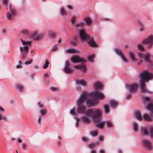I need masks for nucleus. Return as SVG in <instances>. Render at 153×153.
Returning a JSON list of instances; mask_svg holds the SVG:
<instances>
[{
    "mask_svg": "<svg viewBox=\"0 0 153 153\" xmlns=\"http://www.w3.org/2000/svg\"><path fill=\"white\" fill-rule=\"evenodd\" d=\"M86 115L88 116L91 115V117L95 123L96 127L101 129L103 128L105 123L104 121L101 122L102 112L100 109H90L86 111Z\"/></svg>",
    "mask_w": 153,
    "mask_h": 153,
    "instance_id": "2",
    "label": "nucleus"
},
{
    "mask_svg": "<svg viewBox=\"0 0 153 153\" xmlns=\"http://www.w3.org/2000/svg\"><path fill=\"white\" fill-rule=\"evenodd\" d=\"M131 94H128V95H127L126 96V99L127 100H129V99H130L131 98Z\"/></svg>",
    "mask_w": 153,
    "mask_h": 153,
    "instance_id": "55",
    "label": "nucleus"
},
{
    "mask_svg": "<svg viewBox=\"0 0 153 153\" xmlns=\"http://www.w3.org/2000/svg\"><path fill=\"white\" fill-rule=\"evenodd\" d=\"M44 36L43 33H38L37 31H35L31 35V37L34 40L38 41L41 40Z\"/></svg>",
    "mask_w": 153,
    "mask_h": 153,
    "instance_id": "7",
    "label": "nucleus"
},
{
    "mask_svg": "<svg viewBox=\"0 0 153 153\" xmlns=\"http://www.w3.org/2000/svg\"><path fill=\"white\" fill-rule=\"evenodd\" d=\"M142 143L143 146L148 150L151 151L153 147L150 140H143V141Z\"/></svg>",
    "mask_w": 153,
    "mask_h": 153,
    "instance_id": "9",
    "label": "nucleus"
},
{
    "mask_svg": "<svg viewBox=\"0 0 153 153\" xmlns=\"http://www.w3.org/2000/svg\"><path fill=\"white\" fill-rule=\"evenodd\" d=\"M18 142L19 143H21L22 141V140L21 138H19L18 139Z\"/></svg>",
    "mask_w": 153,
    "mask_h": 153,
    "instance_id": "63",
    "label": "nucleus"
},
{
    "mask_svg": "<svg viewBox=\"0 0 153 153\" xmlns=\"http://www.w3.org/2000/svg\"><path fill=\"white\" fill-rule=\"evenodd\" d=\"M140 131L142 132L143 134L145 135H148V130L145 127L140 129Z\"/></svg>",
    "mask_w": 153,
    "mask_h": 153,
    "instance_id": "33",
    "label": "nucleus"
},
{
    "mask_svg": "<svg viewBox=\"0 0 153 153\" xmlns=\"http://www.w3.org/2000/svg\"><path fill=\"white\" fill-rule=\"evenodd\" d=\"M140 80V88L141 92L143 93H149V91L147 89L145 82H148L153 77H141Z\"/></svg>",
    "mask_w": 153,
    "mask_h": 153,
    "instance_id": "4",
    "label": "nucleus"
},
{
    "mask_svg": "<svg viewBox=\"0 0 153 153\" xmlns=\"http://www.w3.org/2000/svg\"><path fill=\"white\" fill-rule=\"evenodd\" d=\"M84 21L85 22V24L88 26H90L92 22V19L88 17H87L85 19Z\"/></svg>",
    "mask_w": 153,
    "mask_h": 153,
    "instance_id": "22",
    "label": "nucleus"
},
{
    "mask_svg": "<svg viewBox=\"0 0 153 153\" xmlns=\"http://www.w3.org/2000/svg\"><path fill=\"white\" fill-rule=\"evenodd\" d=\"M143 118L144 120L148 121H151L152 120L151 118L149 115L146 114H143Z\"/></svg>",
    "mask_w": 153,
    "mask_h": 153,
    "instance_id": "23",
    "label": "nucleus"
},
{
    "mask_svg": "<svg viewBox=\"0 0 153 153\" xmlns=\"http://www.w3.org/2000/svg\"><path fill=\"white\" fill-rule=\"evenodd\" d=\"M99 153H104V151L102 149H101L99 150Z\"/></svg>",
    "mask_w": 153,
    "mask_h": 153,
    "instance_id": "61",
    "label": "nucleus"
},
{
    "mask_svg": "<svg viewBox=\"0 0 153 153\" xmlns=\"http://www.w3.org/2000/svg\"><path fill=\"white\" fill-rule=\"evenodd\" d=\"M41 119L40 116L39 117V119L38 120V122L39 125H40L41 123Z\"/></svg>",
    "mask_w": 153,
    "mask_h": 153,
    "instance_id": "59",
    "label": "nucleus"
},
{
    "mask_svg": "<svg viewBox=\"0 0 153 153\" xmlns=\"http://www.w3.org/2000/svg\"><path fill=\"white\" fill-rule=\"evenodd\" d=\"M103 137L102 136H100L99 137V140L100 141H101L103 139Z\"/></svg>",
    "mask_w": 153,
    "mask_h": 153,
    "instance_id": "62",
    "label": "nucleus"
},
{
    "mask_svg": "<svg viewBox=\"0 0 153 153\" xmlns=\"http://www.w3.org/2000/svg\"><path fill=\"white\" fill-rule=\"evenodd\" d=\"M67 7L69 9L72 10L73 9V7L70 5H68L67 6Z\"/></svg>",
    "mask_w": 153,
    "mask_h": 153,
    "instance_id": "58",
    "label": "nucleus"
},
{
    "mask_svg": "<svg viewBox=\"0 0 153 153\" xmlns=\"http://www.w3.org/2000/svg\"><path fill=\"white\" fill-rule=\"evenodd\" d=\"M0 111L4 112V109L1 107L0 106Z\"/></svg>",
    "mask_w": 153,
    "mask_h": 153,
    "instance_id": "64",
    "label": "nucleus"
},
{
    "mask_svg": "<svg viewBox=\"0 0 153 153\" xmlns=\"http://www.w3.org/2000/svg\"><path fill=\"white\" fill-rule=\"evenodd\" d=\"M82 140L84 142H87L89 140V139L88 138L86 137H82Z\"/></svg>",
    "mask_w": 153,
    "mask_h": 153,
    "instance_id": "48",
    "label": "nucleus"
},
{
    "mask_svg": "<svg viewBox=\"0 0 153 153\" xmlns=\"http://www.w3.org/2000/svg\"><path fill=\"white\" fill-rule=\"evenodd\" d=\"M71 61L73 63H78L80 62L83 63L85 62L82 58H80L78 56H74L72 57L71 59Z\"/></svg>",
    "mask_w": 153,
    "mask_h": 153,
    "instance_id": "11",
    "label": "nucleus"
},
{
    "mask_svg": "<svg viewBox=\"0 0 153 153\" xmlns=\"http://www.w3.org/2000/svg\"><path fill=\"white\" fill-rule=\"evenodd\" d=\"M109 104L111 107L114 108L118 105V102L115 100H111L110 101Z\"/></svg>",
    "mask_w": 153,
    "mask_h": 153,
    "instance_id": "21",
    "label": "nucleus"
},
{
    "mask_svg": "<svg viewBox=\"0 0 153 153\" xmlns=\"http://www.w3.org/2000/svg\"><path fill=\"white\" fill-rule=\"evenodd\" d=\"M76 19V18L75 17H73L72 18L71 20V22L72 23L74 24L75 22Z\"/></svg>",
    "mask_w": 153,
    "mask_h": 153,
    "instance_id": "56",
    "label": "nucleus"
},
{
    "mask_svg": "<svg viewBox=\"0 0 153 153\" xmlns=\"http://www.w3.org/2000/svg\"><path fill=\"white\" fill-rule=\"evenodd\" d=\"M70 44L72 46H76V41L74 40L72 42H70Z\"/></svg>",
    "mask_w": 153,
    "mask_h": 153,
    "instance_id": "49",
    "label": "nucleus"
},
{
    "mask_svg": "<svg viewBox=\"0 0 153 153\" xmlns=\"http://www.w3.org/2000/svg\"><path fill=\"white\" fill-rule=\"evenodd\" d=\"M58 49V48L56 46H54L52 48V51H55Z\"/></svg>",
    "mask_w": 153,
    "mask_h": 153,
    "instance_id": "54",
    "label": "nucleus"
},
{
    "mask_svg": "<svg viewBox=\"0 0 153 153\" xmlns=\"http://www.w3.org/2000/svg\"><path fill=\"white\" fill-rule=\"evenodd\" d=\"M70 63L68 61H66L65 65L64 70L65 72L68 73H71L73 71V70L70 67Z\"/></svg>",
    "mask_w": 153,
    "mask_h": 153,
    "instance_id": "12",
    "label": "nucleus"
},
{
    "mask_svg": "<svg viewBox=\"0 0 153 153\" xmlns=\"http://www.w3.org/2000/svg\"><path fill=\"white\" fill-rule=\"evenodd\" d=\"M88 95V94L86 93H82L80 95L77 99L76 102V105L77 107L76 112L75 111V108L71 109L69 112L71 114L75 115L76 114L85 113L86 114V109L84 105V102L86 100V97Z\"/></svg>",
    "mask_w": 153,
    "mask_h": 153,
    "instance_id": "1",
    "label": "nucleus"
},
{
    "mask_svg": "<svg viewBox=\"0 0 153 153\" xmlns=\"http://www.w3.org/2000/svg\"><path fill=\"white\" fill-rule=\"evenodd\" d=\"M75 82L78 85H81L83 86H85L87 85L86 83L83 80H76Z\"/></svg>",
    "mask_w": 153,
    "mask_h": 153,
    "instance_id": "18",
    "label": "nucleus"
},
{
    "mask_svg": "<svg viewBox=\"0 0 153 153\" xmlns=\"http://www.w3.org/2000/svg\"><path fill=\"white\" fill-rule=\"evenodd\" d=\"M138 24L140 27L139 29L140 31L141 32H142L144 30H145V26L143 25L142 22H139Z\"/></svg>",
    "mask_w": 153,
    "mask_h": 153,
    "instance_id": "29",
    "label": "nucleus"
},
{
    "mask_svg": "<svg viewBox=\"0 0 153 153\" xmlns=\"http://www.w3.org/2000/svg\"><path fill=\"white\" fill-rule=\"evenodd\" d=\"M74 67L76 68L79 69L83 72H85V71L86 66L84 65H76Z\"/></svg>",
    "mask_w": 153,
    "mask_h": 153,
    "instance_id": "19",
    "label": "nucleus"
},
{
    "mask_svg": "<svg viewBox=\"0 0 153 153\" xmlns=\"http://www.w3.org/2000/svg\"><path fill=\"white\" fill-rule=\"evenodd\" d=\"M28 46H25L23 47H20V50L22 56V59L26 57L28 52L29 48Z\"/></svg>",
    "mask_w": 153,
    "mask_h": 153,
    "instance_id": "8",
    "label": "nucleus"
},
{
    "mask_svg": "<svg viewBox=\"0 0 153 153\" xmlns=\"http://www.w3.org/2000/svg\"><path fill=\"white\" fill-rule=\"evenodd\" d=\"M47 110L45 109H44L40 111V112L41 113V115L42 116H44L47 113Z\"/></svg>",
    "mask_w": 153,
    "mask_h": 153,
    "instance_id": "42",
    "label": "nucleus"
},
{
    "mask_svg": "<svg viewBox=\"0 0 153 153\" xmlns=\"http://www.w3.org/2000/svg\"><path fill=\"white\" fill-rule=\"evenodd\" d=\"M135 115L138 120H142V117L139 111H136L135 113Z\"/></svg>",
    "mask_w": 153,
    "mask_h": 153,
    "instance_id": "25",
    "label": "nucleus"
},
{
    "mask_svg": "<svg viewBox=\"0 0 153 153\" xmlns=\"http://www.w3.org/2000/svg\"><path fill=\"white\" fill-rule=\"evenodd\" d=\"M122 60L124 61L125 62H127V59L126 57L125 56L124 54L122 56H121L120 57Z\"/></svg>",
    "mask_w": 153,
    "mask_h": 153,
    "instance_id": "46",
    "label": "nucleus"
},
{
    "mask_svg": "<svg viewBox=\"0 0 153 153\" xmlns=\"http://www.w3.org/2000/svg\"><path fill=\"white\" fill-rule=\"evenodd\" d=\"M12 15L11 14L9 13H7V17L9 20L12 21L13 19V17Z\"/></svg>",
    "mask_w": 153,
    "mask_h": 153,
    "instance_id": "35",
    "label": "nucleus"
},
{
    "mask_svg": "<svg viewBox=\"0 0 153 153\" xmlns=\"http://www.w3.org/2000/svg\"><path fill=\"white\" fill-rule=\"evenodd\" d=\"M83 93L88 94L86 98V100L87 99L86 102L90 106H93L97 104L98 102V99L103 100L105 98L104 94L102 92L98 91L91 93L85 92Z\"/></svg>",
    "mask_w": 153,
    "mask_h": 153,
    "instance_id": "3",
    "label": "nucleus"
},
{
    "mask_svg": "<svg viewBox=\"0 0 153 153\" xmlns=\"http://www.w3.org/2000/svg\"><path fill=\"white\" fill-rule=\"evenodd\" d=\"M105 122L106 123L107 126L109 128H111L112 127V125L110 120H107Z\"/></svg>",
    "mask_w": 153,
    "mask_h": 153,
    "instance_id": "38",
    "label": "nucleus"
},
{
    "mask_svg": "<svg viewBox=\"0 0 153 153\" xmlns=\"http://www.w3.org/2000/svg\"><path fill=\"white\" fill-rule=\"evenodd\" d=\"M104 109L105 112L106 114H108L109 112V108L108 105L107 104L104 105Z\"/></svg>",
    "mask_w": 153,
    "mask_h": 153,
    "instance_id": "34",
    "label": "nucleus"
},
{
    "mask_svg": "<svg viewBox=\"0 0 153 153\" xmlns=\"http://www.w3.org/2000/svg\"><path fill=\"white\" fill-rule=\"evenodd\" d=\"M21 33L25 36H28L30 34L29 30L26 28L23 29L21 31Z\"/></svg>",
    "mask_w": 153,
    "mask_h": 153,
    "instance_id": "24",
    "label": "nucleus"
},
{
    "mask_svg": "<svg viewBox=\"0 0 153 153\" xmlns=\"http://www.w3.org/2000/svg\"><path fill=\"white\" fill-rule=\"evenodd\" d=\"M91 134L92 137H95L97 135L98 133L97 132L95 131H92L91 133Z\"/></svg>",
    "mask_w": 153,
    "mask_h": 153,
    "instance_id": "45",
    "label": "nucleus"
},
{
    "mask_svg": "<svg viewBox=\"0 0 153 153\" xmlns=\"http://www.w3.org/2000/svg\"><path fill=\"white\" fill-rule=\"evenodd\" d=\"M49 64V62L47 59H46L45 60V63L43 66V68L44 69H45L47 68Z\"/></svg>",
    "mask_w": 153,
    "mask_h": 153,
    "instance_id": "41",
    "label": "nucleus"
},
{
    "mask_svg": "<svg viewBox=\"0 0 153 153\" xmlns=\"http://www.w3.org/2000/svg\"><path fill=\"white\" fill-rule=\"evenodd\" d=\"M142 43L143 44H153V37L150 36L148 38L144 39L142 41Z\"/></svg>",
    "mask_w": 153,
    "mask_h": 153,
    "instance_id": "17",
    "label": "nucleus"
},
{
    "mask_svg": "<svg viewBox=\"0 0 153 153\" xmlns=\"http://www.w3.org/2000/svg\"><path fill=\"white\" fill-rule=\"evenodd\" d=\"M81 122L86 124H89L91 121L89 118L87 116H84L82 117L80 120Z\"/></svg>",
    "mask_w": 153,
    "mask_h": 153,
    "instance_id": "15",
    "label": "nucleus"
},
{
    "mask_svg": "<svg viewBox=\"0 0 153 153\" xmlns=\"http://www.w3.org/2000/svg\"><path fill=\"white\" fill-rule=\"evenodd\" d=\"M3 120L4 121H7V118L6 116H3L0 112V120Z\"/></svg>",
    "mask_w": 153,
    "mask_h": 153,
    "instance_id": "39",
    "label": "nucleus"
},
{
    "mask_svg": "<svg viewBox=\"0 0 153 153\" xmlns=\"http://www.w3.org/2000/svg\"><path fill=\"white\" fill-rule=\"evenodd\" d=\"M89 147H94V146L96 145V144H95L93 143H91V144H89Z\"/></svg>",
    "mask_w": 153,
    "mask_h": 153,
    "instance_id": "57",
    "label": "nucleus"
},
{
    "mask_svg": "<svg viewBox=\"0 0 153 153\" xmlns=\"http://www.w3.org/2000/svg\"><path fill=\"white\" fill-rule=\"evenodd\" d=\"M150 132L149 134L150 136L152 137H153V127L151 126L150 128Z\"/></svg>",
    "mask_w": 153,
    "mask_h": 153,
    "instance_id": "47",
    "label": "nucleus"
},
{
    "mask_svg": "<svg viewBox=\"0 0 153 153\" xmlns=\"http://www.w3.org/2000/svg\"><path fill=\"white\" fill-rule=\"evenodd\" d=\"M144 100L148 103L146 107V109L153 113V100L150 99L149 97L148 96L145 97Z\"/></svg>",
    "mask_w": 153,
    "mask_h": 153,
    "instance_id": "6",
    "label": "nucleus"
},
{
    "mask_svg": "<svg viewBox=\"0 0 153 153\" xmlns=\"http://www.w3.org/2000/svg\"><path fill=\"white\" fill-rule=\"evenodd\" d=\"M50 89L53 91H58V90L57 88L55 87H52L50 88Z\"/></svg>",
    "mask_w": 153,
    "mask_h": 153,
    "instance_id": "51",
    "label": "nucleus"
},
{
    "mask_svg": "<svg viewBox=\"0 0 153 153\" xmlns=\"http://www.w3.org/2000/svg\"><path fill=\"white\" fill-rule=\"evenodd\" d=\"M139 76H153V75L148 70H146L140 73Z\"/></svg>",
    "mask_w": 153,
    "mask_h": 153,
    "instance_id": "13",
    "label": "nucleus"
},
{
    "mask_svg": "<svg viewBox=\"0 0 153 153\" xmlns=\"http://www.w3.org/2000/svg\"><path fill=\"white\" fill-rule=\"evenodd\" d=\"M94 58V55H89L88 56V60L89 62H92V59Z\"/></svg>",
    "mask_w": 153,
    "mask_h": 153,
    "instance_id": "43",
    "label": "nucleus"
},
{
    "mask_svg": "<svg viewBox=\"0 0 153 153\" xmlns=\"http://www.w3.org/2000/svg\"><path fill=\"white\" fill-rule=\"evenodd\" d=\"M137 48L140 51H143L144 50L143 47L140 44H138L137 45Z\"/></svg>",
    "mask_w": 153,
    "mask_h": 153,
    "instance_id": "40",
    "label": "nucleus"
},
{
    "mask_svg": "<svg viewBox=\"0 0 153 153\" xmlns=\"http://www.w3.org/2000/svg\"><path fill=\"white\" fill-rule=\"evenodd\" d=\"M67 51H68V53H75L76 50L74 48H71L67 49Z\"/></svg>",
    "mask_w": 153,
    "mask_h": 153,
    "instance_id": "44",
    "label": "nucleus"
},
{
    "mask_svg": "<svg viewBox=\"0 0 153 153\" xmlns=\"http://www.w3.org/2000/svg\"><path fill=\"white\" fill-rule=\"evenodd\" d=\"M49 38L54 39L56 37V33L53 30H50L48 33Z\"/></svg>",
    "mask_w": 153,
    "mask_h": 153,
    "instance_id": "16",
    "label": "nucleus"
},
{
    "mask_svg": "<svg viewBox=\"0 0 153 153\" xmlns=\"http://www.w3.org/2000/svg\"><path fill=\"white\" fill-rule=\"evenodd\" d=\"M138 56L140 58H143L145 60L146 62L151 63L152 61L149 60V55L148 54H143L140 53H137Z\"/></svg>",
    "mask_w": 153,
    "mask_h": 153,
    "instance_id": "10",
    "label": "nucleus"
},
{
    "mask_svg": "<svg viewBox=\"0 0 153 153\" xmlns=\"http://www.w3.org/2000/svg\"><path fill=\"white\" fill-rule=\"evenodd\" d=\"M114 51L115 53L120 57L121 56L123 55L124 54L122 51L120 49L118 48H116L114 49Z\"/></svg>",
    "mask_w": 153,
    "mask_h": 153,
    "instance_id": "20",
    "label": "nucleus"
},
{
    "mask_svg": "<svg viewBox=\"0 0 153 153\" xmlns=\"http://www.w3.org/2000/svg\"><path fill=\"white\" fill-rule=\"evenodd\" d=\"M19 64L16 66V68H22L21 63L20 61H19Z\"/></svg>",
    "mask_w": 153,
    "mask_h": 153,
    "instance_id": "52",
    "label": "nucleus"
},
{
    "mask_svg": "<svg viewBox=\"0 0 153 153\" xmlns=\"http://www.w3.org/2000/svg\"><path fill=\"white\" fill-rule=\"evenodd\" d=\"M21 40L22 42V44L25 46H28L29 48L31 46V42L30 41H27L25 42L24 40H23L22 39H21Z\"/></svg>",
    "mask_w": 153,
    "mask_h": 153,
    "instance_id": "26",
    "label": "nucleus"
},
{
    "mask_svg": "<svg viewBox=\"0 0 153 153\" xmlns=\"http://www.w3.org/2000/svg\"><path fill=\"white\" fill-rule=\"evenodd\" d=\"M37 104L38 105L39 108H42L43 107V104L42 103H41L39 102L37 103Z\"/></svg>",
    "mask_w": 153,
    "mask_h": 153,
    "instance_id": "53",
    "label": "nucleus"
},
{
    "mask_svg": "<svg viewBox=\"0 0 153 153\" xmlns=\"http://www.w3.org/2000/svg\"><path fill=\"white\" fill-rule=\"evenodd\" d=\"M128 54L130 57L132 61H135L136 60V59L134 57V54L133 52L130 51L129 52Z\"/></svg>",
    "mask_w": 153,
    "mask_h": 153,
    "instance_id": "30",
    "label": "nucleus"
},
{
    "mask_svg": "<svg viewBox=\"0 0 153 153\" xmlns=\"http://www.w3.org/2000/svg\"><path fill=\"white\" fill-rule=\"evenodd\" d=\"M89 45L92 47H96L97 45L96 42H95L93 39H90L89 41H88Z\"/></svg>",
    "mask_w": 153,
    "mask_h": 153,
    "instance_id": "27",
    "label": "nucleus"
},
{
    "mask_svg": "<svg viewBox=\"0 0 153 153\" xmlns=\"http://www.w3.org/2000/svg\"><path fill=\"white\" fill-rule=\"evenodd\" d=\"M60 14L62 16H64L67 13L65 9L62 7H61L60 10Z\"/></svg>",
    "mask_w": 153,
    "mask_h": 153,
    "instance_id": "31",
    "label": "nucleus"
},
{
    "mask_svg": "<svg viewBox=\"0 0 153 153\" xmlns=\"http://www.w3.org/2000/svg\"><path fill=\"white\" fill-rule=\"evenodd\" d=\"M16 88L19 91L21 92L23 90V86L22 85H20L19 84H17L16 85Z\"/></svg>",
    "mask_w": 153,
    "mask_h": 153,
    "instance_id": "37",
    "label": "nucleus"
},
{
    "mask_svg": "<svg viewBox=\"0 0 153 153\" xmlns=\"http://www.w3.org/2000/svg\"><path fill=\"white\" fill-rule=\"evenodd\" d=\"M84 23L83 22H81L79 23L76 24L75 25V26L76 27V30L79 29L80 27L84 26Z\"/></svg>",
    "mask_w": 153,
    "mask_h": 153,
    "instance_id": "32",
    "label": "nucleus"
},
{
    "mask_svg": "<svg viewBox=\"0 0 153 153\" xmlns=\"http://www.w3.org/2000/svg\"><path fill=\"white\" fill-rule=\"evenodd\" d=\"M10 8L11 10V13L12 14L13 16H14L16 14V11L15 10L13 9H12L11 8V6L10 5Z\"/></svg>",
    "mask_w": 153,
    "mask_h": 153,
    "instance_id": "50",
    "label": "nucleus"
},
{
    "mask_svg": "<svg viewBox=\"0 0 153 153\" xmlns=\"http://www.w3.org/2000/svg\"><path fill=\"white\" fill-rule=\"evenodd\" d=\"M94 87L96 89H101L102 88V84L100 82H97L94 83Z\"/></svg>",
    "mask_w": 153,
    "mask_h": 153,
    "instance_id": "28",
    "label": "nucleus"
},
{
    "mask_svg": "<svg viewBox=\"0 0 153 153\" xmlns=\"http://www.w3.org/2000/svg\"><path fill=\"white\" fill-rule=\"evenodd\" d=\"M79 36L81 41L87 40L90 38V36L83 29H81L79 31Z\"/></svg>",
    "mask_w": 153,
    "mask_h": 153,
    "instance_id": "5",
    "label": "nucleus"
},
{
    "mask_svg": "<svg viewBox=\"0 0 153 153\" xmlns=\"http://www.w3.org/2000/svg\"><path fill=\"white\" fill-rule=\"evenodd\" d=\"M127 87L129 88V91L132 92L136 91L137 89V84H132L129 86H127Z\"/></svg>",
    "mask_w": 153,
    "mask_h": 153,
    "instance_id": "14",
    "label": "nucleus"
},
{
    "mask_svg": "<svg viewBox=\"0 0 153 153\" xmlns=\"http://www.w3.org/2000/svg\"><path fill=\"white\" fill-rule=\"evenodd\" d=\"M133 128L134 130L136 132L138 131V125L137 123L134 122L133 123Z\"/></svg>",
    "mask_w": 153,
    "mask_h": 153,
    "instance_id": "36",
    "label": "nucleus"
},
{
    "mask_svg": "<svg viewBox=\"0 0 153 153\" xmlns=\"http://www.w3.org/2000/svg\"><path fill=\"white\" fill-rule=\"evenodd\" d=\"M32 62V60H30L29 62H25V64L28 65L30 64Z\"/></svg>",
    "mask_w": 153,
    "mask_h": 153,
    "instance_id": "60",
    "label": "nucleus"
}]
</instances>
